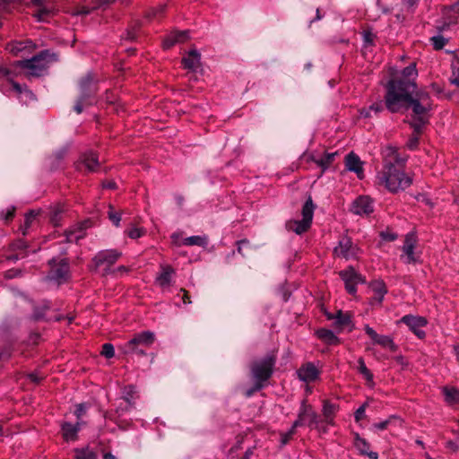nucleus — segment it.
Instances as JSON below:
<instances>
[{"label":"nucleus","instance_id":"f257e3e1","mask_svg":"<svg viewBox=\"0 0 459 459\" xmlns=\"http://www.w3.org/2000/svg\"><path fill=\"white\" fill-rule=\"evenodd\" d=\"M414 91L412 83H406L397 90L396 86L391 85L388 95L384 96L385 106L391 113H403L411 108L413 116L411 126L417 134H421L423 126L428 123V113L431 108L413 100Z\"/></svg>","mask_w":459,"mask_h":459},{"label":"nucleus","instance_id":"f03ea898","mask_svg":"<svg viewBox=\"0 0 459 459\" xmlns=\"http://www.w3.org/2000/svg\"><path fill=\"white\" fill-rule=\"evenodd\" d=\"M405 161L396 148L389 146L385 149L384 166L378 178L392 193L403 191L412 184V178L403 171Z\"/></svg>","mask_w":459,"mask_h":459},{"label":"nucleus","instance_id":"7ed1b4c3","mask_svg":"<svg viewBox=\"0 0 459 459\" xmlns=\"http://www.w3.org/2000/svg\"><path fill=\"white\" fill-rule=\"evenodd\" d=\"M276 361L277 355L274 351L269 352L263 358L254 360L250 365V373L253 380L266 385L273 375Z\"/></svg>","mask_w":459,"mask_h":459},{"label":"nucleus","instance_id":"20e7f679","mask_svg":"<svg viewBox=\"0 0 459 459\" xmlns=\"http://www.w3.org/2000/svg\"><path fill=\"white\" fill-rule=\"evenodd\" d=\"M56 60V54L50 53L49 50L46 49L40 51L30 59L17 61L16 66L21 69L27 70L30 75L39 76L42 72L48 68L50 62Z\"/></svg>","mask_w":459,"mask_h":459},{"label":"nucleus","instance_id":"39448f33","mask_svg":"<svg viewBox=\"0 0 459 459\" xmlns=\"http://www.w3.org/2000/svg\"><path fill=\"white\" fill-rule=\"evenodd\" d=\"M122 252L117 249H104L99 251L89 265L91 272H101L103 276L113 274L112 266L120 259Z\"/></svg>","mask_w":459,"mask_h":459},{"label":"nucleus","instance_id":"423d86ee","mask_svg":"<svg viewBox=\"0 0 459 459\" xmlns=\"http://www.w3.org/2000/svg\"><path fill=\"white\" fill-rule=\"evenodd\" d=\"M80 95L74 107L77 114L83 111L84 107L94 103V96L98 91L97 83L92 74H87L79 82Z\"/></svg>","mask_w":459,"mask_h":459},{"label":"nucleus","instance_id":"0eeeda50","mask_svg":"<svg viewBox=\"0 0 459 459\" xmlns=\"http://www.w3.org/2000/svg\"><path fill=\"white\" fill-rule=\"evenodd\" d=\"M315 205L313 204L311 196L303 204L301 214L302 220H290L286 222V229L289 231L295 232L298 235H301L307 232L311 225L314 216Z\"/></svg>","mask_w":459,"mask_h":459},{"label":"nucleus","instance_id":"6e6552de","mask_svg":"<svg viewBox=\"0 0 459 459\" xmlns=\"http://www.w3.org/2000/svg\"><path fill=\"white\" fill-rule=\"evenodd\" d=\"M155 341V335L151 331L135 333L134 337L124 345L125 353L145 355L146 349L150 348Z\"/></svg>","mask_w":459,"mask_h":459},{"label":"nucleus","instance_id":"1a4fd4ad","mask_svg":"<svg viewBox=\"0 0 459 459\" xmlns=\"http://www.w3.org/2000/svg\"><path fill=\"white\" fill-rule=\"evenodd\" d=\"M417 77L418 70L416 68V63L411 62L409 65L402 70L400 76L394 77L386 82L385 86V95H388L391 85L396 86L397 90V85H399V89H402L406 83H412L414 85L415 91L417 89V83L415 82Z\"/></svg>","mask_w":459,"mask_h":459},{"label":"nucleus","instance_id":"9d476101","mask_svg":"<svg viewBox=\"0 0 459 459\" xmlns=\"http://www.w3.org/2000/svg\"><path fill=\"white\" fill-rule=\"evenodd\" d=\"M418 243V237L415 232L411 231L405 235L403 245L402 247L403 254L401 260L406 264L420 263V255L415 252Z\"/></svg>","mask_w":459,"mask_h":459},{"label":"nucleus","instance_id":"9b49d317","mask_svg":"<svg viewBox=\"0 0 459 459\" xmlns=\"http://www.w3.org/2000/svg\"><path fill=\"white\" fill-rule=\"evenodd\" d=\"M319 423L318 414L313 409L312 405L308 404L307 400H302L298 413L297 420L293 422V428H299L308 426L312 428L314 425Z\"/></svg>","mask_w":459,"mask_h":459},{"label":"nucleus","instance_id":"f8f14e48","mask_svg":"<svg viewBox=\"0 0 459 459\" xmlns=\"http://www.w3.org/2000/svg\"><path fill=\"white\" fill-rule=\"evenodd\" d=\"M359 253V247L346 235L340 238L338 245L333 248V255L345 260L358 258Z\"/></svg>","mask_w":459,"mask_h":459},{"label":"nucleus","instance_id":"ddd939ff","mask_svg":"<svg viewBox=\"0 0 459 459\" xmlns=\"http://www.w3.org/2000/svg\"><path fill=\"white\" fill-rule=\"evenodd\" d=\"M339 276L344 282L345 290L351 295H354L357 292L358 284L366 281L365 277L358 273L351 265L340 271Z\"/></svg>","mask_w":459,"mask_h":459},{"label":"nucleus","instance_id":"4468645a","mask_svg":"<svg viewBox=\"0 0 459 459\" xmlns=\"http://www.w3.org/2000/svg\"><path fill=\"white\" fill-rule=\"evenodd\" d=\"M100 166L98 154L92 151L82 153L79 160L75 162V169L84 173L96 172Z\"/></svg>","mask_w":459,"mask_h":459},{"label":"nucleus","instance_id":"2eb2a0df","mask_svg":"<svg viewBox=\"0 0 459 459\" xmlns=\"http://www.w3.org/2000/svg\"><path fill=\"white\" fill-rule=\"evenodd\" d=\"M48 264L51 267L50 276L52 279L58 282L65 281L68 279L70 274V265L66 258L61 259L59 262H56L55 258H52L49 260Z\"/></svg>","mask_w":459,"mask_h":459},{"label":"nucleus","instance_id":"dca6fc26","mask_svg":"<svg viewBox=\"0 0 459 459\" xmlns=\"http://www.w3.org/2000/svg\"><path fill=\"white\" fill-rule=\"evenodd\" d=\"M400 322L405 324L409 329L420 339H423L426 336V333L421 330V328L426 326L428 324V321L425 317L413 315H405L400 319Z\"/></svg>","mask_w":459,"mask_h":459},{"label":"nucleus","instance_id":"f3484780","mask_svg":"<svg viewBox=\"0 0 459 459\" xmlns=\"http://www.w3.org/2000/svg\"><path fill=\"white\" fill-rule=\"evenodd\" d=\"M337 152H325L320 154L318 152H311L306 155L307 160L315 163L321 169V174H323L334 161Z\"/></svg>","mask_w":459,"mask_h":459},{"label":"nucleus","instance_id":"a211bd4d","mask_svg":"<svg viewBox=\"0 0 459 459\" xmlns=\"http://www.w3.org/2000/svg\"><path fill=\"white\" fill-rule=\"evenodd\" d=\"M364 331L371 338L374 343L378 344L383 348H386L392 352L397 351L398 346L394 343L393 338L389 335L378 334L368 325H365Z\"/></svg>","mask_w":459,"mask_h":459},{"label":"nucleus","instance_id":"6ab92c4d","mask_svg":"<svg viewBox=\"0 0 459 459\" xmlns=\"http://www.w3.org/2000/svg\"><path fill=\"white\" fill-rule=\"evenodd\" d=\"M91 226L90 220L83 221L65 231V243H77L85 237V230Z\"/></svg>","mask_w":459,"mask_h":459},{"label":"nucleus","instance_id":"aec40b11","mask_svg":"<svg viewBox=\"0 0 459 459\" xmlns=\"http://www.w3.org/2000/svg\"><path fill=\"white\" fill-rule=\"evenodd\" d=\"M351 211L358 215H368L374 212L373 200L368 195H360L352 202Z\"/></svg>","mask_w":459,"mask_h":459},{"label":"nucleus","instance_id":"412c9836","mask_svg":"<svg viewBox=\"0 0 459 459\" xmlns=\"http://www.w3.org/2000/svg\"><path fill=\"white\" fill-rule=\"evenodd\" d=\"M298 377L305 383H312L318 379L320 371L312 362H307L297 370Z\"/></svg>","mask_w":459,"mask_h":459},{"label":"nucleus","instance_id":"4be33fe9","mask_svg":"<svg viewBox=\"0 0 459 459\" xmlns=\"http://www.w3.org/2000/svg\"><path fill=\"white\" fill-rule=\"evenodd\" d=\"M160 272L155 278V282L160 288H166L171 285L172 278L176 274L175 269L169 264H160Z\"/></svg>","mask_w":459,"mask_h":459},{"label":"nucleus","instance_id":"5701e85b","mask_svg":"<svg viewBox=\"0 0 459 459\" xmlns=\"http://www.w3.org/2000/svg\"><path fill=\"white\" fill-rule=\"evenodd\" d=\"M83 421H76L75 424L70 422H63L61 424V431L63 438L65 441H74L78 437V432L81 429L82 425H83Z\"/></svg>","mask_w":459,"mask_h":459},{"label":"nucleus","instance_id":"b1692460","mask_svg":"<svg viewBox=\"0 0 459 459\" xmlns=\"http://www.w3.org/2000/svg\"><path fill=\"white\" fill-rule=\"evenodd\" d=\"M369 287L374 292V296L370 299V304H381L383 302L385 295L387 293V288L385 283L381 280L373 281L370 282Z\"/></svg>","mask_w":459,"mask_h":459},{"label":"nucleus","instance_id":"393cba45","mask_svg":"<svg viewBox=\"0 0 459 459\" xmlns=\"http://www.w3.org/2000/svg\"><path fill=\"white\" fill-rule=\"evenodd\" d=\"M345 167L349 171L355 172L359 178L363 177L362 162L354 152H350L345 157Z\"/></svg>","mask_w":459,"mask_h":459},{"label":"nucleus","instance_id":"a878e982","mask_svg":"<svg viewBox=\"0 0 459 459\" xmlns=\"http://www.w3.org/2000/svg\"><path fill=\"white\" fill-rule=\"evenodd\" d=\"M354 446L361 455H367L370 459L378 458V454L369 451V443L365 438L361 437L359 433H354Z\"/></svg>","mask_w":459,"mask_h":459},{"label":"nucleus","instance_id":"bb28decb","mask_svg":"<svg viewBox=\"0 0 459 459\" xmlns=\"http://www.w3.org/2000/svg\"><path fill=\"white\" fill-rule=\"evenodd\" d=\"M188 30H181V31H173L170 34H169L162 42L163 48L169 49L172 48L177 43H183L186 42L189 36H188Z\"/></svg>","mask_w":459,"mask_h":459},{"label":"nucleus","instance_id":"cd10ccee","mask_svg":"<svg viewBox=\"0 0 459 459\" xmlns=\"http://www.w3.org/2000/svg\"><path fill=\"white\" fill-rule=\"evenodd\" d=\"M339 411V405L333 403H331L328 400H325L323 402L322 413L324 416V421L331 426L335 424L334 418L336 413Z\"/></svg>","mask_w":459,"mask_h":459},{"label":"nucleus","instance_id":"c85d7f7f","mask_svg":"<svg viewBox=\"0 0 459 459\" xmlns=\"http://www.w3.org/2000/svg\"><path fill=\"white\" fill-rule=\"evenodd\" d=\"M316 336L327 345L335 346L341 343L340 338L330 329L319 328L316 331Z\"/></svg>","mask_w":459,"mask_h":459},{"label":"nucleus","instance_id":"c756f323","mask_svg":"<svg viewBox=\"0 0 459 459\" xmlns=\"http://www.w3.org/2000/svg\"><path fill=\"white\" fill-rule=\"evenodd\" d=\"M201 55L196 49L190 50L187 56L182 58L186 69L195 71L200 65Z\"/></svg>","mask_w":459,"mask_h":459},{"label":"nucleus","instance_id":"7c9ffc66","mask_svg":"<svg viewBox=\"0 0 459 459\" xmlns=\"http://www.w3.org/2000/svg\"><path fill=\"white\" fill-rule=\"evenodd\" d=\"M49 309L48 303H44L41 306H37L33 309L32 318L35 321L39 320H54V321H61L63 319L62 316H55L54 317H47L46 313Z\"/></svg>","mask_w":459,"mask_h":459},{"label":"nucleus","instance_id":"2f4dec72","mask_svg":"<svg viewBox=\"0 0 459 459\" xmlns=\"http://www.w3.org/2000/svg\"><path fill=\"white\" fill-rule=\"evenodd\" d=\"M335 327L343 328L345 326H348L351 325V327L350 328V332L353 329V325L351 321V316L349 313H343L342 310H338L335 313L334 316V323Z\"/></svg>","mask_w":459,"mask_h":459},{"label":"nucleus","instance_id":"473e14b6","mask_svg":"<svg viewBox=\"0 0 459 459\" xmlns=\"http://www.w3.org/2000/svg\"><path fill=\"white\" fill-rule=\"evenodd\" d=\"M442 393L445 395V401L449 405L459 404V389L456 387L444 386Z\"/></svg>","mask_w":459,"mask_h":459},{"label":"nucleus","instance_id":"72a5a7b5","mask_svg":"<svg viewBox=\"0 0 459 459\" xmlns=\"http://www.w3.org/2000/svg\"><path fill=\"white\" fill-rule=\"evenodd\" d=\"M64 212L65 209L61 205H56L52 208L49 215V221L54 227L62 225Z\"/></svg>","mask_w":459,"mask_h":459},{"label":"nucleus","instance_id":"f704fd0d","mask_svg":"<svg viewBox=\"0 0 459 459\" xmlns=\"http://www.w3.org/2000/svg\"><path fill=\"white\" fill-rule=\"evenodd\" d=\"M182 245L205 247L207 245V238L202 236L187 237L182 240Z\"/></svg>","mask_w":459,"mask_h":459},{"label":"nucleus","instance_id":"c9c22d12","mask_svg":"<svg viewBox=\"0 0 459 459\" xmlns=\"http://www.w3.org/2000/svg\"><path fill=\"white\" fill-rule=\"evenodd\" d=\"M74 458L75 459H97L96 453L90 449L89 446L82 448H75L74 449Z\"/></svg>","mask_w":459,"mask_h":459},{"label":"nucleus","instance_id":"e433bc0d","mask_svg":"<svg viewBox=\"0 0 459 459\" xmlns=\"http://www.w3.org/2000/svg\"><path fill=\"white\" fill-rule=\"evenodd\" d=\"M36 216H37V213L33 210L28 212L25 214L24 222L20 227V230L22 231V234L23 236L27 235L28 230L31 226V224H32L33 221L35 220Z\"/></svg>","mask_w":459,"mask_h":459},{"label":"nucleus","instance_id":"4c0bfd02","mask_svg":"<svg viewBox=\"0 0 459 459\" xmlns=\"http://www.w3.org/2000/svg\"><path fill=\"white\" fill-rule=\"evenodd\" d=\"M358 370L368 382H373L374 376L372 372L367 368L362 357H359L358 359Z\"/></svg>","mask_w":459,"mask_h":459},{"label":"nucleus","instance_id":"58836bf2","mask_svg":"<svg viewBox=\"0 0 459 459\" xmlns=\"http://www.w3.org/2000/svg\"><path fill=\"white\" fill-rule=\"evenodd\" d=\"M412 99L420 103H423L427 106H430V108H432L430 96H429V92H427L425 91H418V88H417L415 90V91L413 92Z\"/></svg>","mask_w":459,"mask_h":459},{"label":"nucleus","instance_id":"ea45409f","mask_svg":"<svg viewBox=\"0 0 459 459\" xmlns=\"http://www.w3.org/2000/svg\"><path fill=\"white\" fill-rule=\"evenodd\" d=\"M433 48L435 50H441L444 48L446 44L447 43L448 39L443 37L440 34L435 35L429 39Z\"/></svg>","mask_w":459,"mask_h":459},{"label":"nucleus","instance_id":"a19ab883","mask_svg":"<svg viewBox=\"0 0 459 459\" xmlns=\"http://www.w3.org/2000/svg\"><path fill=\"white\" fill-rule=\"evenodd\" d=\"M28 243L23 239H17L12 242L9 246L10 251L17 252L20 251V254L27 253L26 249L28 248Z\"/></svg>","mask_w":459,"mask_h":459},{"label":"nucleus","instance_id":"79ce46f5","mask_svg":"<svg viewBox=\"0 0 459 459\" xmlns=\"http://www.w3.org/2000/svg\"><path fill=\"white\" fill-rule=\"evenodd\" d=\"M445 14L450 19V22H455L459 16V1L446 8Z\"/></svg>","mask_w":459,"mask_h":459},{"label":"nucleus","instance_id":"37998d69","mask_svg":"<svg viewBox=\"0 0 459 459\" xmlns=\"http://www.w3.org/2000/svg\"><path fill=\"white\" fill-rule=\"evenodd\" d=\"M136 389L134 385H128L125 388L124 392V399L129 404H134V400L135 398Z\"/></svg>","mask_w":459,"mask_h":459},{"label":"nucleus","instance_id":"c03bdc74","mask_svg":"<svg viewBox=\"0 0 459 459\" xmlns=\"http://www.w3.org/2000/svg\"><path fill=\"white\" fill-rule=\"evenodd\" d=\"M265 386H266V385H264L259 381L254 380V385L250 388H248L245 391V396L249 398L252 395H254V394L261 391Z\"/></svg>","mask_w":459,"mask_h":459},{"label":"nucleus","instance_id":"a18cd8bd","mask_svg":"<svg viewBox=\"0 0 459 459\" xmlns=\"http://www.w3.org/2000/svg\"><path fill=\"white\" fill-rule=\"evenodd\" d=\"M108 217L116 227L119 226L121 221V213L119 212H116L112 205H109Z\"/></svg>","mask_w":459,"mask_h":459},{"label":"nucleus","instance_id":"49530a36","mask_svg":"<svg viewBox=\"0 0 459 459\" xmlns=\"http://www.w3.org/2000/svg\"><path fill=\"white\" fill-rule=\"evenodd\" d=\"M453 75L450 78V82L456 86H459V57L452 65Z\"/></svg>","mask_w":459,"mask_h":459},{"label":"nucleus","instance_id":"de8ad7c7","mask_svg":"<svg viewBox=\"0 0 459 459\" xmlns=\"http://www.w3.org/2000/svg\"><path fill=\"white\" fill-rule=\"evenodd\" d=\"M167 9V4H159L158 6L152 8L148 13L147 16L149 18H156L160 15H162Z\"/></svg>","mask_w":459,"mask_h":459},{"label":"nucleus","instance_id":"09e8293b","mask_svg":"<svg viewBox=\"0 0 459 459\" xmlns=\"http://www.w3.org/2000/svg\"><path fill=\"white\" fill-rule=\"evenodd\" d=\"M88 406L86 403H82L76 405L74 415L77 419V421H82V417L86 414Z\"/></svg>","mask_w":459,"mask_h":459},{"label":"nucleus","instance_id":"8fccbe9b","mask_svg":"<svg viewBox=\"0 0 459 459\" xmlns=\"http://www.w3.org/2000/svg\"><path fill=\"white\" fill-rule=\"evenodd\" d=\"M101 355L107 359H111L115 356V349L111 343H104L102 345Z\"/></svg>","mask_w":459,"mask_h":459},{"label":"nucleus","instance_id":"3c124183","mask_svg":"<svg viewBox=\"0 0 459 459\" xmlns=\"http://www.w3.org/2000/svg\"><path fill=\"white\" fill-rule=\"evenodd\" d=\"M145 230L143 228H132L127 231V236L130 238L136 239L143 236Z\"/></svg>","mask_w":459,"mask_h":459},{"label":"nucleus","instance_id":"603ef678","mask_svg":"<svg viewBox=\"0 0 459 459\" xmlns=\"http://www.w3.org/2000/svg\"><path fill=\"white\" fill-rule=\"evenodd\" d=\"M420 134H417L414 130H413V134L410 137V139L408 140L406 145L407 147L410 149V150H414L418 147V144H419V135Z\"/></svg>","mask_w":459,"mask_h":459},{"label":"nucleus","instance_id":"864d4df0","mask_svg":"<svg viewBox=\"0 0 459 459\" xmlns=\"http://www.w3.org/2000/svg\"><path fill=\"white\" fill-rule=\"evenodd\" d=\"M367 406V403H363L356 410V411L354 412V419L356 422H359L365 417Z\"/></svg>","mask_w":459,"mask_h":459},{"label":"nucleus","instance_id":"5fc2aeb1","mask_svg":"<svg viewBox=\"0 0 459 459\" xmlns=\"http://www.w3.org/2000/svg\"><path fill=\"white\" fill-rule=\"evenodd\" d=\"M237 251L238 254H240L241 255H244V248H249V241L247 239H241V240H238L237 241Z\"/></svg>","mask_w":459,"mask_h":459},{"label":"nucleus","instance_id":"6e6d98bb","mask_svg":"<svg viewBox=\"0 0 459 459\" xmlns=\"http://www.w3.org/2000/svg\"><path fill=\"white\" fill-rule=\"evenodd\" d=\"M393 419H396L395 416H390L387 420H384V421H381V422H377L373 425V427L377 429H379V430H384L387 428V426L389 425V423L391 422V420Z\"/></svg>","mask_w":459,"mask_h":459},{"label":"nucleus","instance_id":"4d7b16f0","mask_svg":"<svg viewBox=\"0 0 459 459\" xmlns=\"http://www.w3.org/2000/svg\"><path fill=\"white\" fill-rule=\"evenodd\" d=\"M381 238L386 241H394L397 238V234L389 231H382L380 233Z\"/></svg>","mask_w":459,"mask_h":459},{"label":"nucleus","instance_id":"13d9d810","mask_svg":"<svg viewBox=\"0 0 459 459\" xmlns=\"http://www.w3.org/2000/svg\"><path fill=\"white\" fill-rule=\"evenodd\" d=\"M14 213H15V207L12 206L6 210L5 213L3 212V218L5 221H12L14 217Z\"/></svg>","mask_w":459,"mask_h":459},{"label":"nucleus","instance_id":"bf43d9fd","mask_svg":"<svg viewBox=\"0 0 459 459\" xmlns=\"http://www.w3.org/2000/svg\"><path fill=\"white\" fill-rule=\"evenodd\" d=\"M369 108L371 109V112H374L375 114H378L383 111L384 107L381 102L373 103L369 106Z\"/></svg>","mask_w":459,"mask_h":459},{"label":"nucleus","instance_id":"052dcab7","mask_svg":"<svg viewBox=\"0 0 459 459\" xmlns=\"http://www.w3.org/2000/svg\"><path fill=\"white\" fill-rule=\"evenodd\" d=\"M28 378L30 379V382L39 384L43 379V377L39 376L38 373H30L28 375Z\"/></svg>","mask_w":459,"mask_h":459},{"label":"nucleus","instance_id":"680f3d73","mask_svg":"<svg viewBox=\"0 0 459 459\" xmlns=\"http://www.w3.org/2000/svg\"><path fill=\"white\" fill-rule=\"evenodd\" d=\"M26 255H27V253H24V254L16 253L13 255H7L6 259L10 260V261H17L21 258H24Z\"/></svg>","mask_w":459,"mask_h":459},{"label":"nucleus","instance_id":"e2e57ef3","mask_svg":"<svg viewBox=\"0 0 459 459\" xmlns=\"http://www.w3.org/2000/svg\"><path fill=\"white\" fill-rule=\"evenodd\" d=\"M181 292H183V296H182V301L184 304H190L192 303L191 301V298L189 296V293L187 290H186L185 289H181L180 290Z\"/></svg>","mask_w":459,"mask_h":459},{"label":"nucleus","instance_id":"0e129e2a","mask_svg":"<svg viewBox=\"0 0 459 459\" xmlns=\"http://www.w3.org/2000/svg\"><path fill=\"white\" fill-rule=\"evenodd\" d=\"M11 356V350L9 348H4L0 351V360L6 359Z\"/></svg>","mask_w":459,"mask_h":459},{"label":"nucleus","instance_id":"69168bd1","mask_svg":"<svg viewBox=\"0 0 459 459\" xmlns=\"http://www.w3.org/2000/svg\"><path fill=\"white\" fill-rule=\"evenodd\" d=\"M102 186L106 189H116L117 183L113 180H109V181L103 182Z\"/></svg>","mask_w":459,"mask_h":459},{"label":"nucleus","instance_id":"338daca9","mask_svg":"<svg viewBox=\"0 0 459 459\" xmlns=\"http://www.w3.org/2000/svg\"><path fill=\"white\" fill-rule=\"evenodd\" d=\"M363 38L366 43L372 44L374 36L370 31H365L363 34Z\"/></svg>","mask_w":459,"mask_h":459},{"label":"nucleus","instance_id":"774afa93","mask_svg":"<svg viewBox=\"0 0 459 459\" xmlns=\"http://www.w3.org/2000/svg\"><path fill=\"white\" fill-rule=\"evenodd\" d=\"M137 35H136V29L134 28L132 30H129L127 31V36H126V39H130V40H134L136 39Z\"/></svg>","mask_w":459,"mask_h":459}]
</instances>
